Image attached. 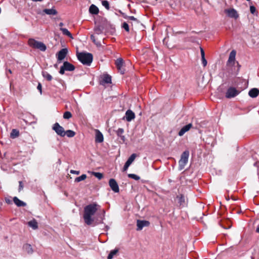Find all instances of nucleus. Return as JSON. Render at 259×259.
I'll return each mask as SVG.
<instances>
[{
    "label": "nucleus",
    "mask_w": 259,
    "mask_h": 259,
    "mask_svg": "<svg viewBox=\"0 0 259 259\" xmlns=\"http://www.w3.org/2000/svg\"><path fill=\"white\" fill-rule=\"evenodd\" d=\"M100 208V206L96 203L89 204L84 208L83 219L84 222L88 225L92 224L94 220L92 217L94 215L96 211Z\"/></svg>",
    "instance_id": "obj_1"
},
{
    "label": "nucleus",
    "mask_w": 259,
    "mask_h": 259,
    "mask_svg": "<svg viewBox=\"0 0 259 259\" xmlns=\"http://www.w3.org/2000/svg\"><path fill=\"white\" fill-rule=\"evenodd\" d=\"M78 60L83 65H90L93 61V57L89 53H79L77 55Z\"/></svg>",
    "instance_id": "obj_2"
},
{
    "label": "nucleus",
    "mask_w": 259,
    "mask_h": 259,
    "mask_svg": "<svg viewBox=\"0 0 259 259\" xmlns=\"http://www.w3.org/2000/svg\"><path fill=\"white\" fill-rule=\"evenodd\" d=\"M28 45L35 49H38L41 51L45 52L47 49L46 46L42 42L35 40L33 38H30L28 40Z\"/></svg>",
    "instance_id": "obj_3"
},
{
    "label": "nucleus",
    "mask_w": 259,
    "mask_h": 259,
    "mask_svg": "<svg viewBox=\"0 0 259 259\" xmlns=\"http://www.w3.org/2000/svg\"><path fill=\"white\" fill-rule=\"evenodd\" d=\"M189 152L188 150L183 152L181 156V159L179 161L180 169H183L188 161Z\"/></svg>",
    "instance_id": "obj_4"
},
{
    "label": "nucleus",
    "mask_w": 259,
    "mask_h": 259,
    "mask_svg": "<svg viewBox=\"0 0 259 259\" xmlns=\"http://www.w3.org/2000/svg\"><path fill=\"white\" fill-rule=\"evenodd\" d=\"M74 69L75 67L73 65L67 61H65L63 63V65L61 67L59 73L61 74H63L65 72V71H72Z\"/></svg>",
    "instance_id": "obj_5"
},
{
    "label": "nucleus",
    "mask_w": 259,
    "mask_h": 259,
    "mask_svg": "<svg viewBox=\"0 0 259 259\" xmlns=\"http://www.w3.org/2000/svg\"><path fill=\"white\" fill-rule=\"evenodd\" d=\"M53 130L56 134L61 137H64L65 135V131L64 128L61 126L58 122L55 123L52 127Z\"/></svg>",
    "instance_id": "obj_6"
},
{
    "label": "nucleus",
    "mask_w": 259,
    "mask_h": 259,
    "mask_svg": "<svg viewBox=\"0 0 259 259\" xmlns=\"http://www.w3.org/2000/svg\"><path fill=\"white\" fill-rule=\"evenodd\" d=\"M239 93V91L235 88L230 87L227 90L225 96L227 98L230 99L236 97Z\"/></svg>",
    "instance_id": "obj_7"
},
{
    "label": "nucleus",
    "mask_w": 259,
    "mask_h": 259,
    "mask_svg": "<svg viewBox=\"0 0 259 259\" xmlns=\"http://www.w3.org/2000/svg\"><path fill=\"white\" fill-rule=\"evenodd\" d=\"M123 60L121 58L117 59L115 61L116 66L118 71L122 74H124L125 72V69L123 68Z\"/></svg>",
    "instance_id": "obj_8"
},
{
    "label": "nucleus",
    "mask_w": 259,
    "mask_h": 259,
    "mask_svg": "<svg viewBox=\"0 0 259 259\" xmlns=\"http://www.w3.org/2000/svg\"><path fill=\"white\" fill-rule=\"evenodd\" d=\"M225 13L230 18L237 19L239 17L237 11L233 8L226 10Z\"/></svg>",
    "instance_id": "obj_9"
},
{
    "label": "nucleus",
    "mask_w": 259,
    "mask_h": 259,
    "mask_svg": "<svg viewBox=\"0 0 259 259\" xmlns=\"http://www.w3.org/2000/svg\"><path fill=\"white\" fill-rule=\"evenodd\" d=\"M109 185L113 191L115 193L119 192V189L118 184L114 179H110L109 181Z\"/></svg>",
    "instance_id": "obj_10"
},
{
    "label": "nucleus",
    "mask_w": 259,
    "mask_h": 259,
    "mask_svg": "<svg viewBox=\"0 0 259 259\" xmlns=\"http://www.w3.org/2000/svg\"><path fill=\"white\" fill-rule=\"evenodd\" d=\"M236 51L235 50H232L229 55V57L227 63V66H233L235 64V56H236Z\"/></svg>",
    "instance_id": "obj_11"
},
{
    "label": "nucleus",
    "mask_w": 259,
    "mask_h": 259,
    "mask_svg": "<svg viewBox=\"0 0 259 259\" xmlns=\"http://www.w3.org/2000/svg\"><path fill=\"white\" fill-rule=\"evenodd\" d=\"M149 224L150 223L148 221L138 220L137 222V230H141L144 227L148 226Z\"/></svg>",
    "instance_id": "obj_12"
},
{
    "label": "nucleus",
    "mask_w": 259,
    "mask_h": 259,
    "mask_svg": "<svg viewBox=\"0 0 259 259\" xmlns=\"http://www.w3.org/2000/svg\"><path fill=\"white\" fill-rule=\"evenodd\" d=\"M68 51L67 49H61L58 53L57 56V59L59 61H61L63 60L67 54Z\"/></svg>",
    "instance_id": "obj_13"
},
{
    "label": "nucleus",
    "mask_w": 259,
    "mask_h": 259,
    "mask_svg": "<svg viewBox=\"0 0 259 259\" xmlns=\"http://www.w3.org/2000/svg\"><path fill=\"white\" fill-rule=\"evenodd\" d=\"M192 127V124L191 123H189L184 126H183L181 130L179 132V136H182L184 135V134L190 130V129Z\"/></svg>",
    "instance_id": "obj_14"
},
{
    "label": "nucleus",
    "mask_w": 259,
    "mask_h": 259,
    "mask_svg": "<svg viewBox=\"0 0 259 259\" xmlns=\"http://www.w3.org/2000/svg\"><path fill=\"white\" fill-rule=\"evenodd\" d=\"M135 118V114L131 110H127L125 112V118L127 121H131Z\"/></svg>",
    "instance_id": "obj_15"
},
{
    "label": "nucleus",
    "mask_w": 259,
    "mask_h": 259,
    "mask_svg": "<svg viewBox=\"0 0 259 259\" xmlns=\"http://www.w3.org/2000/svg\"><path fill=\"white\" fill-rule=\"evenodd\" d=\"M177 199L178 200V203L179 204L180 206L184 207L186 205L187 203L185 201V197L183 194L178 195L177 196Z\"/></svg>",
    "instance_id": "obj_16"
},
{
    "label": "nucleus",
    "mask_w": 259,
    "mask_h": 259,
    "mask_svg": "<svg viewBox=\"0 0 259 259\" xmlns=\"http://www.w3.org/2000/svg\"><path fill=\"white\" fill-rule=\"evenodd\" d=\"M103 140L104 138L103 134L101 133V132H100L99 130H96L95 137L96 142L98 143H101L103 141Z\"/></svg>",
    "instance_id": "obj_17"
},
{
    "label": "nucleus",
    "mask_w": 259,
    "mask_h": 259,
    "mask_svg": "<svg viewBox=\"0 0 259 259\" xmlns=\"http://www.w3.org/2000/svg\"><path fill=\"white\" fill-rule=\"evenodd\" d=\"M43 12L49 15H56L58 13L57 10L54 7L52 9H45L43 10Z\"/></svg>",
    "instance_id": "obj_18"
},
{
    "label": "nucleus",
    "mask_w": 259,
    "mask_h": 259,
    "mask_svg": "<svg viewBox=\"0 0 259 259\" xmlns=\"http://www.w3.org/2000/svg\"><path fill=\"white\" fill-rule=\"evenodd\" d=\"M259 94V90L256 88L251 89L248 93L249 96L251 98H255Z\"/></svg>",
    "instance_id": "obj_19"
},
{
    "label": "nucleus",
    "mask_w": 259,
    "mask_h": 259,
    "mask_svg": "<svg viewBox=\"0 0 259 259\" xmlns=\"http://www.w3.org/2000/svg\"><path fill=\"white\" fill-rule=\"evenodd\" d=\"M27 224L29 227L32 228L33 230H36L38 228V223L34 219L29 221Z\"/></svg>",
    "instance_id": "obj_20"
},
{
    "label": "nucleus",
    "mask_w": 259,
    "mask_h": 259,
    "mask_svg": "<svg viewBox=\"0 0 259 259\" xmlns=\"http://www.w3.org/2000/svg\"><path fill=\"white\" fill-rule=\"evenodd\" d=\"M13 201L14 203L18 207L25 206L26 205V203L19 199L17 197L13 198Z\"/></svg>",
    "instance_id": "obj_21"
},
{
    "label": "nucleus",
    "mask_w": 259,
    "mask_h": 259,
    "mask_svg": "<svg viewBox=\"0 0 259 259\" xmlns=\"http://www.w3.org/2000/svg\"><path fill=\"white\" fill-rule=\"evenodd\" d=\"M89 12L92 14L96 15L99 13V9L97 6L92 4L89 8Z\"/></svg>",
    "instance_id": "obj_22"
},
{
    "label": "nucleus",
    "mask_w": 259,
    "mask_h": 259,
    "mask_svg": "<svg viewBox=\"0 0 259 259\" xmlns=\"http://www.w3.org/2000/svg\"><path fill=\"white\" fill-rule=\"evenodd\" d=\"M24 250L28 253H32L33 252V249L30 244H25L23 245Z\"/></svg>",
    "instance_id": "obj_23"
},
{
    "label": "nucleus",
    "mask_w": 259,
    "mask_h": 259,
    "mask_svg": "<svg viewBox=\"0 0 259 259\" xmlns=\"http://www.w3.org/2000/svg\"><path fill=\"white\" fill-rule=\"evenodd\" d=\"M60 30L62 32V33L64 34V35H65L67 36H68L69 37L71 38H73V36H72V35L71 34V33L66 28H60Z\"/></svg>",
    "instance_id": "obj_24"
},
{
    "label": "nucleus",
    "mask_w": 259,
    "mask_h": 259,
    "mask_svg": "<svg viewBox=\"0 0 259 259\" xmlns=\"http://www.w3.org/2000/svg\"><path fill=\"white\" fill-rule=\"evenodd\" d=\"M103 82L110 83L111 82V77L108 74L104 75L103 78Z\"/></svg>",
    "instance_id": "obj_25"
},
{
    "label": "nucleus",
    "mask_w": 259,
    "mask_h": 259,
    "mask_svg": "<svg viewBox=\"0 0 259 259\" xmlns=\"http://www.w3.org/2000/svg\"><path fill=\"white\" fill-rule=\"evenodd\" d=\"M136 157H137L136 154H135V153L132 154L130 156V157L128 158L126 163L130 165L132 163V162L134 161V160L135 159Z\"/></svg>",
    "instance_id": "obj_26"
},
{
    "label": "nucleus",
    "mask_w": 259,
    "mask_h": 259,
    "mask_svg": "<svg viewBox=\"0 0 259 259\" xmlns=\"http://www.w3.org/2000/svg\"><path fill=\"white\" fill-rule=\"evenodd\" d=\"M94 30L95 33L99 35L103 33V27L102 26L99 25L95 28Z\"/></svg>",
    "instance_id": "obj_27"
},
{
    "label": "nucleus",
    "mask_w": 259,
    "mask_h": 259,
    "mask_svg": "<svg viewBox=\"0 0 259 259\" xmlns=\"http://www.w3.org/2000/svg\"><path fill=\"white\" fill-rule=\"evenodd\" d=\"M42 75L47 80L51 81L52 79V76L47 71H42Z\"/></svg>",
    "instance_id": "obj_28"
},
{
    "label": "nucleus",
    "mask_w": 259,
    "mask_h": 259,
    "mask_svg": "<svg viewBox=\"0 0 259 259\" xmlns=\"http://www.w3.org/2000/svg\"><path fill=\"white\" fill-rule=\"evenodd\" d=\"M19 135V132L16 129H13L11 133V137L12 138H15L18 137Z\"/></svg>",
    "instance_id": "obj_29"
},
{
    "label": "nucleus",
    "mask_w": 259,
    "mask_h": 259,
    "mask_svg": "<svg viewBox=\"0 0 259 259\" xmlns=\"http://www.w3.org/2000/svg\"><path fill=\"white\" fill-rule=\"evenodd\" d=\"M118 249H114V250H112L110 251V253L108 254V256H107V258L108 259H112L114 255H115L117 252H118Z\"/></svg>",
    "instance_id": "obj_30"
},
{
    "label": "nucleus",
    "mask_w": 259,
    "mask_h": 259,
    "mask_svg": "<svg viewBox=\"0 0 259 259\" xmlns=\"http://www.w3.org/2000/svg\"><path fill=\"white\" fill-rule=\"evenodd\" d=\"M87 178V175L85 174H83L81 176L77 177L75 179V182H79L81 181L84 180Z\"/></svg>",
    "instance_id": "obj_31"
},
{
    "label": "nucleus",
    "mask_w": 259,
    "mask_h": 259,
    "mask_svg": "<svg viewBox=\"0 0 259 259\" xmlns=\"http://www.w3.org/2000/svg\"><path fill=\"white\" fill-rule=\"evenodd\" d=\"M65 135L69 138H72L75 135V133L72 130H67L65 132Z\"/></svg>",
    "instance_id": "obj_32"
},
{
    "label": "nucleus",
    "mask_w": 259,
    "mask_h": 259,
    "mask_svg": "<svg viewBox=\"0 0 259 259\" xmlns=\"http://www.w3.org/2000/svg\"><path fill=\"white\" fill-rule=\"evenodd\" d=\"M91 39L97 46H100L101 45V42L96 39L95 36L94 34L91 35Z\"/></svg>",
    "instance_id": "obj_33"
},
{
    "label": "nucleus",
    "mask_w": 259,
    "mask_h": 259,
    "mask_svg": "<svg viewBox=\"0 0 259 259\" xmlns=\"http://www.w3.org/2000/svg\"><path fill=\"white\" fill-rule=\"evenodd\" d=\"M72 117V114L69 111H66L64 113L63 118L66 119H68Z\"/></svg>",
    "instance_id": "obj_34"
},
{
    "label": "nucleus",
    "mask_w": 259,
    "mask_h": 259,
    "mask_svg": "<svg viewBox=\"0 0 259 259\" xmlns=\"http://www.w3.org/2000/svg\"><path fill=\"white\" fill-rule=\"evenodd\" d=\"M128 177L130 178L133 179L135 180H139L140 178L139 176L133 174H130L128 175Z\"/></svg>",
    "instance_id": "obj_35"
},
{
    "label": "nucleus",
    "mask_w": 259,
    "mask_h": 259,
    "mask_svg": "<svg viewBox=\"0 0 259 259\" xmlns=\"http://www.w3.org/2000/svg\"><path fill=\"white\" fill-rule=\"evenodd\" d=\"M102 5L107 9L109 10L110 8L109 4L108 1H102Z\"/></svg>",
    "instance_id": "obj_36"
},
{
    "label": "nucleus",
    "mask_w": 259,
    "mask_h": 259,
    "mask_svg": "<svg viewBox=\"0 0 259 259\" xmlns=\"http://www.w3.org/2000/svg\"><path fill=\"white\" fill-rule=\"evenodd\" d=\"M93 175H94V176H95L97 178H98L99 180H101L103 177V174L102 173H100V172H94L93 173Z\"/></svg>",
    "instance_id": "obj_37"
},
{
    "label": "nucleus",
    "mask_w": 259,
    "mask_h": 259,
    "mask_svg": "<svg viewBox=\"0 0 259 259\" xmlns=\"http://www.w3.org/2000/svg\"><path fill=\"white\" fill-rule=\"evenodd\" d=\"M122 28L125 29V30L127 32H129L130 28L128 24L126 22H124L122 24Z\"/></svg>",
    "instance_id": "obj_38"
},
{
    "label": "nucleus",
    "mask_w": 259,
    "mask_h": 259,
    "mask_svg": "<svg viewBox=\"0 0 259 259\" xmlns=\"http://www.w3.org/2000/svg\"><path fill=\"white\" fill-rule=\"evenodd\" d=\"M250 13L252 14H253V15L256 14V8H255V7L254 6H250Z\"/></svg>",
    "instance_id": "obj_39"
},
{
    "label": "nucleus",
    "mask_w": 259,
    "mask_h": 259,
    "mask_svg": "<svg viewBox=\"0 0 259 259\" xmlns=\"http://www.w3.org/2000/svg\"><path fill=\"white\" fill-rule=\"evenodd\" d=\"M124 132L123 129L119 128L117 130L116 133L118 136L121 137V135Z\"/></svg>",
    "instance_id": "obj_40"
},
{
    "label": "nucleus",
    "mask_w": 259,
    "mask_h": 259,
    "mask_svg": "<svg viewBox=\"0 0 259 259\" xmlns=\"http://www.w3.org/2000/svg\"><path fill=\"white\" fill-rule=\"evenodd\" d=\"M201 60H202V63L203 66L204 67L206 66L207 65V62L206 60L205 59V57L201 58Z\"/></svg>",
    "instance_id": "obj_41"
},
{
    "label": "nucleus",
    "mask_w": 259,
    "mask_h": 259,
    "mask_svg": "<svg viewBox=\"0 0 259 259\" xmlns=\"http://www.w3.org/2000/svg\"><path fill=\"white\" fill-rule=\"evenodd\" d=\"M19 191H21L23 189V185L22 181H19Z\"/></svg>",
    "instance_id": "obj_42"
},
{
    "label": "nucleus",
    "mask_w": 259,
    "mask_h": 259,
    "mask_svg": "<svg viewBox=\"0 0 259 259\" xmlns=\"http://www.w3.org/2000/svg\"><path fill=\"white\" fill-rule=\"evenodd\" d=\"M37 90L39 91L40 94H42V86L40 83H38L37 87Z\"/></svg>",
    "instance_id": "obj_43"
},
{
    "label": "nucleus",
    "mask_w": 259,
    "mask_h": 259,
    "mask_svg": "<svg viewBox=\"0 0 259 259\" xmlns=\"http://www.w3.org/2000/svg\"><path fill=\"white\" fill-rule=\"evenodd\" d=\"M200 53H201V58L205 57V53L203 50V49L202 48H200Z\"/></svg>",
    "instance_id": "obj_44"
},
{
    "label": "nucleus",
    "mask_w": 259,
    "mask_h": 259,
    "mask_svg": "<svg viewBox=\"0 0 259 259\" xmlns=\"http://www.w3.org/2000/svg\"><path fill=\"white\" fill-rule=\"evenodd\" d=\"M129 166H130V165H128L127 163H126L125 162V164H124V165L123 166V171H126L127 169V168H128Z\"/></svg>",
    "instance_id": "obj_45"
},
{
    "label": "nucleus",
    "mask_w": 259,
    "mask_h": 259,
    "mask_svg": "<svg viewBox=\"0 0 259 259\" xmlns=\"http://www.w3.org/2000/svg\"><path fill=\"white\" fill-rule=\"evenodd\" d=\"M79 171L74 170H71L70 173L72 174H75V175H78L79 174Z\"/></svg>",
    "instance_id": "obj_46"
},
{
    "label": "nucleus",
    "mask_w": 259,
    "mask_h": 259,
    "mask_svg": "<svg viewBox=\"0 0 259 259\" xmlns=\"http://www.w3.org/2000/svg\"><path fill=\"white\" fill-rule=\"evenodd\" d=\"M128 18L131 20L137 21V19L135 18L134 16H128Z\"/></svg>",
    "instance_id": "obj_47"
},
{
    "label": "nucleus",
    "mask_w": 259,
    "mask_h": 259,
    "mask_svg": "<svg viewBox=\"0 0 259 259\" xmlns=\"http://www.w3.org/2000/svg\"><path fill=\"white\" fill-rule=\"evenodd\" d=\"M59 26L60 27V28H63L62 26H64V24L63 22H60L59 24Z\"/></svg>",
    "instance_id": "obj_48"
},
{
    "label": "nucleus",
    "mask_w": 259,
    "mask_h": 259,
    "mask_svg": "<svg viewBox=\"0 0 259 259\" xmlns=\"http://www.w3.org/2000/svg\"><path fill=\"white\" fill-rule=\"evenodd\" d=\"M256 232L258 233H259V226L257 227L256 229Z\"/></svg>",
    "instance_id": "obj_49"
},
{
    "label": "nucleus",
    "mask_w": 259,
    "mask_h": 259,
    "mask_svg": "<svg viewBox=\"0 0 259 259\" xmlns=\"http://www.w3.org/2000/svg\"><path fill=\"white\" fill-rule=\"evenodd\" d=\"M8 72H9L10 73H11V74L12 73V71H11V69H9V70H8Z\"/></svg>",
    "instance_id": "obj_50"
},
{
    "label": "nucleus",
    "mask_w": 259,
    "mask_h": 259,
    "mask_svg": "<svg viewBox=\"0 0 259 259\" xmlns=\"http://www.w3.org/2000/svg\"><path fill=\"white\" fill-rule=\"evenodd\" d=\"M156 1H157V0H156Z\"/></svg>",
    "instance_id": "obj_51"
}]
</instances>
